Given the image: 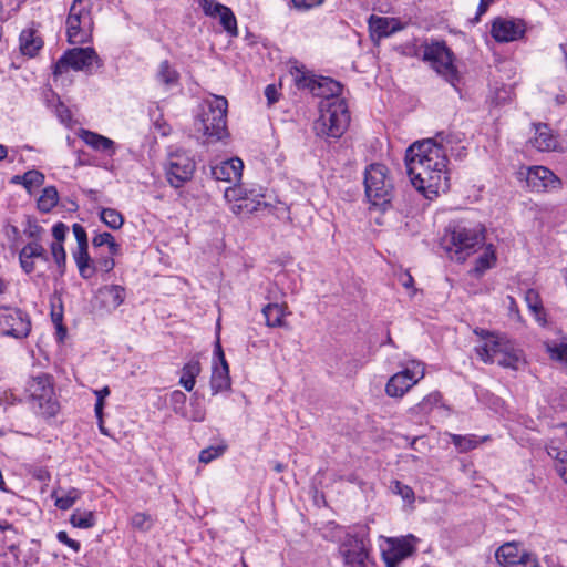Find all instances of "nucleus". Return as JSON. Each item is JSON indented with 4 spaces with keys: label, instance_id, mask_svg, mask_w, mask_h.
<instances>
[{
    "label": "nucleus",
    "instance_id": "f257e3e1",
    "mask_svg": "<svg viewBox=\"0 0 567 567\" xmlns=\"http://www.w3.org/2000/svg\"><path fill=\"white\" fill-rule=\"evenodd\" d=\"M405 166L411 184L426 198L449 190L447 156L434 142L413 143L406 150Z\"/></svg>",
    "mask_w": 567,
    "mask_h": 567
},
{
    "label": "nucleus",
    "instance_id": "f03ea898",
    "mask_svg": "<svg viewBox=\"0 0 567 567\" xmlns=\"http://www.w3.org/2000/svg\"><path fill=\"white\" fill-rule=\"evenodd\" d=\"M485 231V227L480 223H450L441 238V247L452 261L462 264L484 247Z\"/></svg>",
    "mask_w": 567,
    "mask_h": 567
},
{
    "label": "nucleus",
    "instance_id": "7ed1b4c3",
    "mask_svg": "<svg viewBox=\"0 0 567 567\" xmlns=\"http://www.w3.org/2000/svg\"><path fill=\"white\" fill-rule=\"evenodd\" d=\"M484 342L475 352L484 363H497L503 368L519 370L526 362L523 351L505 334H495L485 330L475 331Z\"/></svg>",
    "mask_w": 567,
    "mask_h": 567
},
{
    "label": "nucleus",
    "instance_id": "20e7f679",
    "mask_svg": "<svg viewBox=\"0 0 567 567\" xmlns=\"http://www.w3.org/2000/svg\"><path fill=\"white\" fill-rule=\"evenodd\" d=\"M319 111L320 115L313 124L316 134L333 140L341 137L350 123L346 100L342 97L321 100Z\"/></svg>",
    "mask_w": 567,
    "mask_h": 567
},
{
    "label": "nucleus",
    "instance_id": "39448f33",
    "mask_svg": "<svg viewBox=\"0 0 567 567\" xmlns=\"http://www.w3.org/2000/svg\"><path fill=\"white\" fill-rule=\"evenodd\" d=\"M228 101L220 95L205 100L195 120V128L210 140L219 141L227 135Z\"/></svg>",
    "mask_w": 567,
    "mask_h": 567
},
{
    "label": "nucleus",
    "instance_id": "423d86ee",
    "mask_svg": "<svg viewBox=\"0 0 567 567\" xmlns=\"http://www.w3.org/2000/svg\"><path fill=\"white\" fill-rule=\"evenodd\" d=\"M32 409L43 417H54L60 404L54 391L53 378L48 373L32 375L25 386Z\"/></svg>",
    "mask_w": 567,
    "mask_h": 567
},
{
    "label": "nucleus",
    "instance_id": "0eeeda50",
    "mask_svg": "<svg viewBox=\"0 0 567 567\" xmlns=\"http://www.w3.org/2000/svg\"><path fill=\"white\" fill-rule=\"evenodd\" d=\"M365 196L374 206H384L392 199L393 178L383 164H371L364 172Z\"/></svg>",
    "mask_w": 567,
    "mask_h": 567
},
{
    "label": "nucleus",
    "instance_id": "6e6552de",
    "mask_svg": "<svg viewBox=\"0 0 567 567\" xmlns=\"http://www.w3.org/2000/svg\"><path fill=\"white\" fill-rule=\"evenodd\" d=\"M65 24L69 43L83 44L90 41L93 30L90 1L74 0L70 7Z\"/></svg>",
    "mask_w": 567,
    "mask_h": 567
},
{
    "label": "nucleus",
    "instance_id": "1a4fd4ad",
    "mask_svg": "<svg viewBox=\"0 0 567 567\" xmlns=\"http://www.w3.org/2000/svg\"><path fill=\"white\" fill-rule=\"evenodd\" d=\"M422 58L433 70L456 86L458 73L453 63V53L444 42L426 43L422 47Z\"/></svg>",
    "mask_w": 567,
    "mask_h": 567
},
{
    "label": "nucleus",
    "instance_id": "9d476101",
    "mask_svg": "<svg viewBox=\"0 0 567 567\" xmlns=\"http://www.w3.org/2000/svg\"><path fill=\"white\" fill-rule=\"evenodd\" d=\"M93 64L102 66V61L93 48H73L65 51L56 61L53 75L58 76L66 72L69 68L75 71H89Z\"/></svg>",
    "mask_w": 567,
    "mask_h": 567
},
{
    "label": "nucleus",
    "instance_id": "9b49d317",
    "mask_svg": "<svg viewBox=\"0 0 567 567\" xmlns=\"http://www.w3.org/2000/svg\"><path fill=\"white\" fill-rule=\"evenodd\" d=\"M425 375V367L420 361H411L406 367L393 374L385 385V393L390 398H403V395Z\"/></svg>",
    "mask_w": 567,
    "mask_h": 567
},
{
    "label": "nucleus",
    "instance_id": "f8f14e48",
    "mask_svg": "<svg viewBox=\"0 0 567 567\" xmlns=\"http://www.w3.org/2000/svg\"><path fill=\"white\" fill-rule=\"evenodd\" d=\"M195 172V161L185 151L169 154L166 165V178L171 186L178 188L188 182Z\"/></svg>",
    "mask_w": 567,
    "mask_h": 567
},
{
    "label": "nucleus",
    "instance_id": "ddd939ff",
    "mask_svg": "<svg viewBox=\"0 0 567 567\" xmlns=\"http://www.w3.org/2000/svg\"><path fill=\"white\" fill-rule=\"evenodd\" d=\"M495 558L502 567H539L537 556L516 542L499 546L495 551Z\"/></svg>",
    "mask_w": 567,
    "mask_h": 567
},
{
    "label": "nucleus",
    "instance_id": "4468645a",
    "mask_svg": "<svg viewBox=\"0 0 567 567\" xmlns=\"http://www.w3.org/2000/svg\"><path fill=\"white\" fill-rule=\"evenodd\" d=\"M31 330L27 313L18 308L0 306V333L16 339L25 338Z\"/></svg>",
    "mask_w": 567,
    "mask_h": 567
},
{
    "label": "nucleus",
    "instance_id": "2eb2a0df",
    "mask_svg": "<svg viewBox=\"0 0 567 567\" xmlns=\"http://www.w3.org/2000/svg\"><path fill=\"white\" fill-rule=\"evenodd\" d=\"M519 175L525 178L526 187L534 193L555 192L561 186L560 178L545 166L526 167Z\"/></svg>",
    "mask_w": 567,
    "mask_h": 567
},
{
    "label": "nucleus",
    "instance_id": "dca6fc26",
    "mask_svg": "<svg viewBox=\"0 0 567 567\" xmlns=\"http://www.w3.org/2000/svg\"><path fill=\"white\" fill-rule=\"evenodd\" d=\"M416 538L413 535L388 538L382 547V557L386 567H398L399 564L415 551Z\"/></svg>",
    "mask_w": 567,
    "mask_h": 567
},
{
    "label": "nucleus",
    "instance_id": "f3484780",
    "mask_svg": "<svg viewBox=\"0 0 567 567\" xmlns=\"http://www.w3.org/2000/svg\"><path fill=\"white\" fill-rule=\"evenodd\" d=\"M346 567H373L365 542L358 537H347L340 546Z\"/></svg>",
    "mask_w": 567,
    "mask_h": 567
},
{
    "label": "nucleus",
    "instance_id": "a211bd4d",
    "mask_svg": "<svg viewBox=\"0 0 567 567\" xmlns=\"http://www.w3.org/2000/svg\"><path fill=\"white\" fill-rule=\"evenodd\" d=\"M525 32L526 24L522 19L497 17L492 22L491 34L499 43L517 41Z\"/></svg>",
    "mask_w": 567,
    "mask_h": 567
},
{
    "label": "nucleus",
    "instance_id": "6ab92c4d",
    "mask_svg": "<svg viewBox=\"0 0 567 567\" xmlns=\"http://www.w3.org/2000/svg\"><path fill=\"white\" fill-rule=\"evenodd\" d=\"M214 355L218 362L215 363L213 368L210 386L213 393L216 394L230 388L229 367L226 361L219 338H217L215 342Z\"/></svg>",
    "mask_w": 567,
    "mask_h": 567
},
{
    "label": "nucleus",
    "instance_id": "aec40b11",
    "mask_svg": "<svg viewBox=\"0 0 567 567\" xmlns=\"http://www.w3.org/2000/svg\"><path fill=\"white\" fill-rule=\"evenodd\" d=\"M126 292L125 288L120 285H106L95 293V301L101 309L107 312L117 309L125 300Z\"/></svg>",
    "mask_w": 567,
    "mask_h": 567
},
{
    "label": "nucleus",
    "instance_id": "412c9836",
    "mask_svg": "<svg viewBox=\"0 0 567 567\" xmlns=\"http://www.w3.org/2000/svg\"><path fill=\"white\" fill-rule=\"evenodd\" d=\"M244 163L240 158L234 157L223 161L212 167V175L217 181L237 183L243 175Z\"/></svg>",
    "mask_w": 567,
    "mask_h": 567
},
{
    "label": "nucleus",
    "instance_id": "4be33fe9",
    "mask_svg": "<svg viewBox=\"0 0 567 567\" xmlns=\"http://www.w3.org/2000/svg\"><path fill=\"white\" fill-rule=\"evenodd\" d=\"M464 138V134L461 132H440L433 138H427L426 141L434 142L435 145L443 151L445 156H447V152L456 157L461 158L464 154L465 147H456L462 143Z\"/></svg>",
    "mask_w": 567,
    "mask_h": 567
},
{
    "label": "nucleus",
    "instance_id": "5701e85b",
    "mask_svg": "<svg viewBox=\"0 0 567 567\" xmlns=\"http://www.w3.org/2000/svg\"><path fill=\"white\" fill-rule=\"evenodd\" d=\"M79 137L94 151L101 152L110 157L116 153L117 147L115 142L99 133L89 130H81Z\"/></svg>",
    "mask_w": 567,
    "mask_h": 567
},
{
    "label": "nucleus",
    "instance_id": "b1692460",
    "mask_svg": "<svg viewBox=\"0 0 567 567\" xmlns=\"http://www.w3.org/2000/svg\"><path fill=\"white\" fill-rule=\"evenodd\" d=\"M305 85L310 89L313 95L321 96L322 100L340 97V93L342 91V85L338 81L326 76H320L317 80H309Z\"/></svg>",
    "mask_w": 567,
    "mask_h": 567
},
{
    "label": "nucleus",
    "instance_id": "393cba45",
    "mask_svg": "<svg viewBox=\"0 0 567 567\" xmlns=\"http://www.w3.org/2000/svg\"><path fill=\"white\" fill-rule=\"evenodd\" d=\"M534 127L535 136L530 138L532 146L540 152L555 151L558 145V138L553 134L550 127L544 123L535 124Z\"/></svg>",
    "mask_w": 567,
    "mask_h": 567
},
{
    "label": "nucleus",
    "instance_id": "a878e982",
    "mask_svg": "<svg viewBox=\"0 0 567 567\" xmlns=\"http://www.w3.org/2000/svg\"><path fill=\"white\" fill-rule=\"evenodd\" d=\"M19 47L23 55L33 58L43 47V40L39 35L38 31L29 28L22 30L19 37Z\"/></svg>",
    "mask_w": 567,
    "mask_h": 567
},
{
    "label": "nucleus",
    "instance_id": "bb28decb",
    "mask_svg": "<svg viewBox=\"0 0 567 567\" xmlns=\"http://www.w3.org/2000/svg\"><path fill=\"white\" fill-rule=\"evenodd\" d=\"M73 259L78 266L79 274L83 279H90L95 275L94 260L89 254V244L78 245L73 251Z\"/></svg>",
    "mask_w": 567,
    "mask_h": 567
},
{
    "label": "nucleus",
    "instance_id": "cd10ccee",
    "mask_svg": "<svg viewBox=\"0 0 567 567\" xmlns=\"http://www.w3.org/2000/svg\"><path fill=\"white\" fill-rule=\"evenodd\" d=\"M369 28L372 38L378 39L389 37L400 29L399 23L394 19L374 16H371L369 20Z\"/></svg>",
    "mask_w": 567,
    "mask_h": 567
},
{
    "label": "nucleus",
    "instance_id": "c85d7f7f",
    "mask_svg": "<svg viewBox=\"0 0 567 567\" xmlns=\"http://www.w3.org/2000/svg\"><path fill=\"white\" fill-rule=\"evenodd\" d=\"M451 443L455 446L458 453H467L476 449L482 442L489 440V436L478 439L475 434H449Z\"/></svg>",
    "mask_w": 567,
    "mask_h": 567
},
{
    "label": "nucleus",
    "instance_id": "c756f323",
    "mask_svg": "<svg viewBox=\"0 0 567 567\" xmlns=\"http://www.w3.org/2000/svg\"><path fill=\"white\" fill-rule=\"evenodd\" d=\"M156 80L171 89L179 84V73L167 60H164L158 65Z\"/></svg>",
    "mask_w": 567,
    "mask_h": 567
},
{
    "label": "nucleus",
    "instance_id": "7c9ffc66",
    "mask_svg": "<svg viewBox=\"0 0 567 567\" xmlns=\"http://www.w3.org/2000/svg\"><path fill=\"white\" fill-rule=\"evenodd\" d=\"M286 305H279V303H268L264 307L262 313L266 319V324L268 327L275 328V327H285L286 322L284 320L286 312Z\"/></svg>",
    "mask_w": 567,
    "mask_h": 567
},
{
    "label": "nucleus",
    "instance_id": "2f4dec72",
    "mask_svg": "<svg viewBox=\"0 0 567 567\" xmlns=\"http://www.w3.org/2000/svg\"><path fill=\"white\" fill-rule=\"evenodd\" d=\"M496 264L495 248L492 244L487 245L481 256L475 261L474 268L471 272L475 277H481L486 270L494 267Z\"/></svg>",
    "mask_w": 567,
    "mask_h": 567
},
{
    "label": "nucleus",
    "instance_id": "473e14b6",
    "mask_svg": "<svg viewBox=\"0 0 567 567\" xmlns=\"http://www.w3.org/2000/svg\"><path fill=\"white\" fill-rule=\"evenodd\" d=\"M200 372V364L198 361H189L183 367L179 383L186 391H192L195 386L196 377Z\"/></svg>",
    "mask_w": 567,
    "mask_h": 567
},
{
    "label": "nucleus",
    "instance_id": "72a5a7b5",
    "mask_svg": "<svg viewBox=\"0 0 567 567\" xmlns=\"http://www.w3.org/2000/svg\"><path fill=\"white\" fill-rule=\"evenodd\" d=\"M92 245L94 249H101L102 247L106 246L107 250L111 255H120L121 252V245L117 244L110 233H100L96 234L92 238Z\"/></svg>",
    "mask_w": 567,
    "mask_h": 567
},
{
    "label": "nucleus",
    "instance_id": "f704fd0d",
    "mask_svg": "<svg viewBox=\"0 0 567 567\" xmlns=\"http://www.w3.org/2000/svg\"><path fill=\"white\" fill-rule=\"evenodd\" d=\"M59 200L58 190L53 186L45 187L38 199V208L43 213H49L56 206Z\"/></svg>",
    "mask_w": 567,
    "mask_h": 567
},
{
    "label": "nucleus",
    "instance_id": "c9c22d12",
    "mask_svg": "<svg viewBox=\"0 0 567 567\" xmlns=\"http://www.w3.org/2000/svg\"><path fill=\"white\" fill-rule=\"evenodd\" d=\"M13 182L22 183L23 186L31 192L33 187H39L44 182V175L39 171H28L22 176H14Z\"/></svg>",
    "mask_w": 567,
    "mask_h": 567
},
{
    "label": "nucleus",
    "instance_id": "e433bc0d",
    "mask_svg": "<svg viewBox=\"0 0 567 567\" xmlns=\"http://www.w3.org/2000/svg\"><path fill=\"white\" fill-rule=\"evenodd\" d=\"M100 218L112 229H120L124 223L122 214L114 208H102L100 212Z\"/></svg>",
    "mask_w": 567,
    "mask_h": 567
},
{
    "label": "nucleus",
    "instance_id": "4c0bfd02",
    "mask_svg": "<svg viewBox=\"0 0 567 567\" xmlns=\"http://www.w3.org/2000/svg\"><path fill=\"white\" fill-rule=\"evenodd\" d=\"M80 491L76 488H71L63 496H58L56 492L52 493V498L55 499V506L59 509L66 511L73 506V504L80 498Z\"/></svg>",
    "mask_w": 567,
    "mask_h": 567
},
{
    "label": "nucleus",
    "instance_id": "58836bf2",
    "mask_svg": "<svg viewBox=\"0 0 567 567\" xmlns=\"http://www.w3.org/2000/svg\"><path fill=\"white\" fill-rule=\"evenodd\" d=\"M546 350L550 359L560 362L567 367V344L564 342H546Z\"/></svg>",
    "mask_w": 567,
    "mask_h": 567
},
{
    "label": "nucleus",
    "instance_id": "ea45409f",
    "mask_svg": "<svg viewBox=\"0 0 567 567\" xmlns=\"http://www.w3.org/2000/svg\"><path fill=\"white\" fill-rule=\"evenodd\" d=\"M19 254H21L23 258H30V259L39 258L44 261L48 260L47 251H45L44 247L38 240H33V241L29 243L28 245H25L20 250Z\"/></svg>",
    "mask_w": 567,
    "mask_h": 567
},
{
    "label": "nucleus",
    "instance_id": "a19ab883",
    "mask_svg": "<svg viewBox=\"0 0 567 567\" xmlns=\"http://www.w3.org/2000/svg\"><path fill=\"white\" fill-rule=\"evenodd\" d=\"M70 523L78 528H90L94 525V515L92 512L76 511L71 515Z\"/></svg>",
    "mask_w": 567,
    "mask_h": 567
},
{
    "label": "nucleus",
    "instance_id": "79ce46f5",
    "mask_svg": "<svg viewBox=\"0 0 567 567\" xmlns=\"http://www.w3.org/2000/svg\"><path fill=\"white\" fill-rule=\"evenodd\" d=\"M116 255H111L109 251L106 255L99 254L95 256L94 266H95V272L102 271V272H110L115 267L114 257Z\"/></svg>",
    "mask_w": 567,
    "mask_h": 567
},
{
    "label": "nucleus",
    "instance_id": "37998d69",
    "mask_svg": "<svg viewBox=\"0 0 567 567\" xmlns=\"http://www.w3.org/2000/svg\"><path fill=\"white\" fill-rule=\"evenodd\" d=\"M227 446L225 444L216 445V446H209L207 449H204L199 453V462L204 464H208L209 462L214 461L215 458L221 456Z\"/></svg>",
    "mask_w": 567,
    "mask_h": 567
},
{
    "label": "nucleus",
    "instance_id": "c03bdc74",
    "mask_svg": "<svg viewBox=\"0 0 567 567\" xmlns=\"http://www.w3.org/2000/svg\"><path fill=\"white\" fill-rule=\"evenodd\" d=\"M238 204L233 206L234 213H254L260 209L261 206H266V204L261 203L260 200L254 202L249 200L246 197L237 198Z\"/></svg>",
    "mask_w": 567,
    "mask_h": 567
},
{
    "label": "nucleus",
    "instance_id": "a18cd8bd",
    "mask_svg": "<svg viewBox=\"0 0 567 567\" xmlns=\"http://www.w3.org/2000/svg\"><path fill=\"white\" fill-rule=\"evenodd\" d=\"M219 17L220 23L224 27V29L230 33H236L237 30V22L236 18L233 13V11L224 7L221 8V11L217 14Z\"/></svg>",
    "mask_w": 567,
    "mask_h": 567
},
{
    "label": "nucleus",
    "instance_id": "49530a36",
    "mask_svg": "<svg viewBox=\"0 0 567 567\" xmlns=\"http://www.w3.org/2000/svg\"><path fill=\"white\" fill-rule=\"evenodd\" d=\"M51 254L58 268L60 269V274L63 275L66 264V252L63 245L61 243H52Z\"/></svg>",
    "mask_w": 567,
    "mask_h": 567
},
{
    "label": "nucleus",
    "instance_id": "de8ad7c7",
    "mask_svg": "<svg viewBox=\"0 0 567 567\" xmlns=\"http://www.w3.org/2000/svg\"><path fill=\"white\" fill-rule=\"evenodd\" d=\"M132 526L136 529L148 530L152 527V517L146 513H135L131 518Z\"/></svg>",
    "mask_w": 567,
    "mask_h": 567
},
{
    "label": "nucleus",
    "instance_id": "09e8293b",
    "mask_svg": "<svg viewBox=\"0 0 567 567\" xmlns=\"http://www.w3.org/2000/svg\"><path fill=\"white\" fill-rule=\"evenodd\" d=\"M199 4L205 14L210 17H217V14L221 11V8L225 7L215 0H199Z\"/></svg>",
    "mask_w": 567,
    "mask_h": 567
},
{
    "label": "nucleus",
    "instance_id": "8fccbe9b",
    "mask_svg": "<svg viewBox=\"0 0 567 567\" xmlns=\"http://www.w3.org/2000/svg\"><path fill=\"white\" fill-rule=\"evenodd\" d=\"M439 400H440V395L439 393H431L429 395H426L419 404H417V409L421 411V412H429L432 410V408L434 405H436L439 403Z\"/></svg>",
    "mask_w": 567,
    "mask_h": 567
},
{
    "label": "nucleus",
    "instance_id": "3c124183",
    "mask_svg": "<svg viewBox=\"0 0 567 567\" xmlns=\"http://www.w3.org/2000/svg\"><path fill=\"white\" fill-rule=\"evenodd\" d=\"M547 454L555 460V464H561L567 458V451L553 444L547 446Z\"/></svg>",
    "mask_w": 567,
    "mask_h": 567
},
{
    "label": "nucleus",
    "instance_id": "603ef678",
    "mask_svg": "<svg viewBox=\"0 0 567 567\" xmlns=\"http://www.w3.org/2000/svg\"><path fill=\"white\" fill-rule=\"evenodd\" d=\"M171 401L173 403V409L176 413H184L183 405L186 402V395L182 391H174L171 395Z\"/></svg>",
    "mask_w": 567,
    "mask_h": 567
},
{
    "label": "nucleus",
    "instance_id": "864d4df0",
    "mask_svg": "<svg viewBox=\"0 0 567 567\" xmlns=\"http://www.w3.org/2000/svg\"><path fill=\"white\" fill-rule=\"evenodd\" d=\"M525 299H526V302L528 305V308L533 312L537 313L542 309L539 297H538V293L536 291H534L532 289L528 290L526 292Z\"/></svg>",
    "mask_w": 567,
    "mask_h": 567
},
{
    "label": "nucleus",
    "instance_id": "5fc2aeb1",
    "mask_svg": "<svg viewBox=\"0 0 567 567\" xmlns=\"http://www.w3.org/2000/svg\"><path fill=\"white\" fill-rule=\"evenodd\" d=\"M31 475L39 482L43 483V484H48L51 480V474L50 472L48 471L47 467H43V466H39V467H34L31 472Z\"/></svg>",
    "mask_w": 567,
    "mask_h": 567
},
{
    "label": "nucleus",
    "instance_id": "6e6d98bb",
    "mask_svg": "<svg viewBox=\"0 0 567 567\" xmlns=\"http://www.w3.org/2000/svg\"><path fill=\"white\" fill-rule=\"evenodd\" d=\"M69 228L65 224L63 223H56L53 227H52V235L55 239L54 243H63V240L65 239V236H66V233H68Z\"/></svg>",
    "mask_w": 567,
    "mask_h": 567
},
{
    "label": "nucleus",
    "instance_id": "4d7b16f0",
    "mask_svg": "<svg viewBox=\"0 0 567 567\" xmlns=\"http://www.w3.org/2000/svg\"><path fill=\"white\" fill-rule=\"evenodd\" d=\"M56 538L60 543L66 545L68 547L72 548L75 553L80 550V543L78 540H74L70 538L66 534V532H59L56 535Z\"/></svg>",
    "mask_w": 567,
    "mask_h": 567
},
{
    "label": "nucleus",
    "instance_id": "13d9d810",
    "mask_svg": "<svg viewBox=\"0 0 567 567\" xmlns=\"http://www.w3.org/2000/svg\"><path fill=\"white\" fill-rule=\"evenodd\" d=\"M72 231H73V235H74V237L76 239L78 245H86V244H89L86 231H85V229H84V227L82 225L73 224Z\"/></svg>",
    "mask_w": 567,
    "mask_h": 567
},
{
    "label": "nucleus",
    "instance_id": "bf43d9fd",
    "mask_svg": "<svg viewBox=\"0 0 567 567\" xmlns=\"http://www.w3.org/2000/svg\"><path fill=\"white\" fill-rule=\"evenodd\" d=\"M399 281L400 284L406 288V289H412V293L411 295H414L415 293V289H414V279L413 277L410 275V272L408 271H404L402 272L400 276H399Z\"/></svg>",
    "mask_w": 567,
    "mask_h": 567
},
{
    "label": "nucleus",
    "instance_id": "052dcab7",
    "mask_svg": "<svg viewBox=\"0 0 567 567\" xmlns=\"http://www.w3.org/2000/svg\"><path fill=\"white\" fill-rule=\"evenodd\" d=\"M293 4L298 9H311L323 2V0H292Z\"/></svg>",
    "mask_w": 567,
    "mask_h": 567
},
{
    "label": "nucleus",
    "instance_id": "680f3d73",
    "mask_svg": "<svg viewBox=\"0 0 567 567\" xmlns=\"http://www.w3.org/2000/svg\"><path fill=\"white\" fill-rule=\"evenodd\" d=\"M395 489L404 499H412L414 496L412 488L401 484L400 482H395Z\"/></svg>",
    "mask_w": 567,
    "mask_h": 567
},
{
    "label": "nucleus",
    "instance_id": "e2e57ef3",
    "mask_svg": "<svg viewBox=\"0 0 567 567\" xmlns=\"http://www.w3.org/2000/svg\"><path fill=\"white\" fill-rule=\"evenodd\" d=\"M182 415L194 422H203L205 419V411L200 406H197L193 410L190 415H187L186 413H182Z\"/></svg>",
    "mask_w": 567,
    "mask_h": 567
},
{
    "label": "nucleus",
    "instance_id": "0e129e2a",
    "mask_svg": "<svg viewBox=\"0 0 567 567\" xmlns=\"http://www.w3.org/2000/svg\"><path fill=\"white\" fill-rule=\"evenodd\" d=\"M56 114H58V116H59V118L61 120L62 123H68V122L71 121V117H72L71 116V112L62 103H60L56 106Z\"/></svg>",
    "mask_w": 567,
    "mask_h": 567
},
{
    "label": "nucleus",
    "instance_id": "69168bd1",
    "mask_svg": "<svg viewBox=\"0 0 567 567\" xmlns=\"http://www.w3.org/2000/svg\"><path fill=\"white\" fill-rule=\"evenodd\" d=\"M19 261L21 268L27 272L31 274L34 270V261L30 258H23L21 254H19Z\"/></svg>",
    "mask_w": 567,
    "mask_h": 567
},
{
    "label": "nucleus",
    "instance_id": "338daca9",
    "mask_svg": "<svg viewBox=\"0 0 567 567\" xmlns=\"http://www.w3.org/2000/svg\"><path fill=\"white\" fill-rule=\"evenodd\" d=\"M42 233H43V228L38 225H30L29 228L27 230H24V234L29 238H33L34 240H37L41 236Z\"/></svg>",
    "mask_w": 567,
    "mask_h": 567
},
{
    "label": "nucleus",
    "instance_id": "774afa93",
    "mask_svg": "<svg viewBox=\"0 0 567 567\" xmlns=\"http://www.w3.org/2000/svg\"><path fill=\"white\" fill-rule=\"evenodd\" d=\"M556 472L567 483V457L561 464H555Z\"/></svg>",
    "mask_w": 567,
    "mask_h": 567
}]
</instances>
